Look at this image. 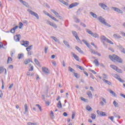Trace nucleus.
Returning a JSON list of instances; mask_svg holds the SVG:
<instances>
[{
    "label": "nucleus",
    "instance_id": "f257e3e1",
    "mask_svg": "<svg viewBox=\"0 0 125 125\" xmlns=\"http://www.w3.org/2000/svg\"><path fill=\"white\" fill-rule=\"evenodd\" d=\"M109 58L113 62H118V63H123V59L121 58L119 56L116 55H109Z\"/></svg>",
    "mask_w": 125,
    "mask_h": 125
},
{
    "label": "nucleus",
    "instance_id": "f03ea898",
    "mask_svg": "<svg viewBox=\"0 0 125 125\" xmlns=\"http://www.w3.org/2000/svg\"><path fill=\"white\" fill-rule=\"evenodd\" d=\"M98 20H99V21L102 23V24H103L104 25H105V26H107V27H111V25L110 24L107 23L106 22V20L103 18L102 16H100L98 17Z\"/></svg>",
    "mask_w": 125,
    "mask_h": 125
},
{
    "label": "nucleus",
    "instance_id": "7ed1b4c3",
    "mask_svg": "<svg viewBox=\"0 0 125 125\" xmlns=\"http://www.w3.org/2000/svg\"><path fill=\"white\" fill-rule=\"evenodd\" d=\"M86 33H88L89 35H90L92 37H93V38H99V35L97 34V33H93L91 30H89V29H86Z\"/></svg>",
    "mask_w": 125,
    "mask_h": 125
},
{
    "label": "nucleus",
    "instance_id": "20e7f679",
    "mask_svg": "<svg viewBox=\"0 0 125 125\" xmlns=\"http://www.w3.org/2000/svg\"><path fill=\"white\" fill-rule=\"evenodd\" d=\"M101 40L102 42H103V41H104V42H108V43H110V44H114V43L112 41L108 39L104 36H102L101 37Z\"/></svg>",
    "mask_w": 125,
    "mask_h": 125
},
{
    "label": "nucleus",
    "instance_id": "39448f33",
    "mask_svg": "<svg viewBox=\"0 0 125 125\" xmlns=\"http://www.w3.org/2000/svg\"><path fill=\"white\" fill-rule=\"evenodd\" d=\"M28 12L30 13L31 15H33V16H35L36 18V19H40V18L39 17V15L38 14L30 9L27 10Z\"/></svg>",
    "mask_w": 125,
    "mask_h": 125
},
{
    "label": "nucleus",
    "instance_id": "423d86ee",
    "mask_svg": "<svg viewBox=\"0 0 125 125\" xmlns=\"http://www.w3.org/2000/svg\"><path fill=\"white\" fill-rule=\"evenodd\" d=\"M111 9H113V10L114 11H116V12H118V13H120L121 14H123V11L121 9H120L118 8H116L114 7H111Z\"/></svg>",
    "mask_w": 125,
    "mask_h": 125
},
{
    "label": "nucleus",
    "instance_id": "0eeeda50",
    "mask_svg": "<svg viewBox=\"0 0 125 125\" xmlns=\"http://www.w3.org/2000/svg\"><path fill=\"white\" fill-rule=\"evenodd\" d=\"M47 24H48L49 25H50V26L53 27V28H55V29H56L57 28V25H56V24H55L49 21H47Z\"/></svg>",
    "mask_w": 125,
    "mask_h": 125
},
{
    "label": "nucleus",
    "instance_id": "6e6552de",
    "mask_svg": "<svg viewBox=\"0 0 125 125\" xmlns=\"http://www.w3.org/2000/svg\"><path fill=\"white\" fill-rule=\"evenodd\" d=\"M42 71L43 73H44V74H45L46 75H47V74H49V70H48V68L45 67H42Z\"/></svg>",
    "mask_w": 125,
    "mask_h": 125
},
{
    "label": "nucleus",
    "instance_id": "1a4fd4ad",
    "mask_svg": "<svg viewBox=\"0 0 125 125\" xmlns=\"http://www.w3.org/2000/svg\"><path fill=\"white\" fill-rule=\"evenodd\" d=\"M21 42H22L21 45L25 46V47H28L29 46V41H22Z\"/></svg>",
    "mask_w": 125,
    "mask_h": 125
},
{
    "label": "nucleus",
    "instance_id": "9d476101",
    "mask_svg": "<svg viewBox=\"0 0 125 125\" xmlns=\"http://www.w3.org/2000/svg\"><path fill=\"white\" fill-rule=\"evenodd\" d=\"M80 4L79 2H74L71 3L69 6V8H73V7H75L76 6H78V5Z\"/></svg>",
    "mask_w": 125,
    "mask_h": 125
},
{
    "label": "nucleus",
    "instance_id": "9b49d317",
    "mask_svg": "<svg viewBox=\"0 0 125 125\" xmlns=\"http://www.w3.org/2000/svg\"><path fill=\"white\" fill-rule=\"evenodd\" d=\"M100 99L102 100V101L100 102V105H101V106H104V103L106 104V99L102 97H101Z\"/></svg>",
    "mask_w": 125,
    "mask_h": 125
},
{
    "label": "nucleus",
    "instance_id": "f8f14e48",
    "mask_svg": "<svg viewBox=\"0 0 125 125\" xmlns=\"http://www.w3.org/2000/svg\"><path fill=\"white\" fill-rule=\"evenodd\" d=\"M20 37H21V35L20 34L17 35L14 37V39L15 42H20Z\"/></svg>",
    "mask_w": 125,
    "mask_h": 125
},
{
    "label": "nucleus",
    "instance_id": "ddd939ff",
    "mask_svg": "<svg viewBox=\"0 0 125 125\" xmlns=\"http://www.w3.org/2000/svg\"><path fill=\"white\" fill-rule=\"evenodd\" d=\"M118 48L121 51V52H122V53H124V54H125V48L123 47V46L122 45L118 46Z\"/></svg>",
    "mask_w": 125,
    "mask_h": 125
},
{
    "label": "nucleus",
    "instance_id": "4468645a",
    "mask_svg": "<svg viewBox=\"0 0 125 125\" xmlns=\"http://www.w3.org/2000/svg\"><path fill=\"white\" fill-rule=\"evenodd\" d=\"M19 27V26L17 25L15 27H13V28L11 29L10 33H12V34H14V33H15V30H16Z\"/></svg>",
    "mask_w": 125,
    "mask_h": 125
},
{
    "label": "nucleus",
    "instance_id": "2eb2a0df",
    "mask_svg": "<svg viewBox=\"0 0 125 125\" xmlns=\"http://www.w3.org/2000/svg\"><path fill=\"white\" fill-rule=\"evenodd\" d=\"M82 42L86 45V46H87V47H88V48H90L91 47V45H90L85 40H83Z\"/></svg>",
    "mask_w": 125,
    "mask_h": 125
},
{
    "label": "nucleus",
    "instance_id": "dca6fc26",
    "mask_svg": "<svg viewBox=\"0 0 125 125\" xmlns=\"http://www.w3.org/2000/svg\"><path fill=\"white\" fill-rule=\"evenodd\" d=\"M3 72H5V75H6V69H5L2 67H0V74L3 73Z\"/></svg>",
    "mask_w": 125,
    "mask_h": 125
},
{
    "label": "nucleus",
    "instance_id": "f3484780",
    "mask_svg": "<svg viewBox=\"0 0 125 125\" xmlns=\"http://www.w3.org/2000/svg\"><path fill=\"white\" fill-rule=\"evenodd\" d=\"M87 95H88V97L90 99H92L93 97H92V93H91V91H88L86 93Z\"/></svg>",
    "mask_w": 125,
    "mask_h": 125
},
{
    "label": "nucleus",
    "instance_id": "a211bd4d",
    "mask_svg": "<svg viewBox=\"0 0 125 125\" xmlns=\"http://www.w3.org/2000/svg\"><path fill=\"white\" fill-rule=\"evenodd\" d=\"M113 38L117 39H122V36H121L119 34H113Z\"/></svg>",
    "mask_w": 125,
    "mask_h": 125
},
{
    "label": "nucleus",
    "instance_id": "6ab92c4d",
    "mask_svg": "<svg viewBox=\"0 0 125 125\" xmlns=\"http://www.w3.org/2000/svg\"><path fill=\"white\" fill-rule=\"evenodd\" d=\"M73 18L74 20L75 23H80V19H78L77 16H73Z\"/></svg>",
    "mask_w": 125,
    "mask_h": 125
},
{
    "label": "nucleus",
    "instance_id": "aec40b11",
    "mask_svg": "<svg viewBox=\"0 0 125 125\" xmlns=\"http://www.w3.org/2000/svg\"><path fill=\"white\" fill-rule=\"evenodd\" d=\"M51 12L54 13V14H55V15L56 16V17H58L59 14L57 12H56V11L53 9H51Z\"/></svg>",
    "mask_w": 125,
    "mask_h": 125
},
{
    "label": "nucleus",
    "instance_id": "412c9836",
    "mask_svg": "<svg viewBox=\"0 0 125 125\" xmlns=\"http://www.w3.org/2000/svg\"><path fill=\"white\" fill-rule=\"evenodd\" d=\"M99 6H101V7H102V8H103L104 10H105V7H107V5H106L105 4H103L102 3H99Z\"/></svg>",
    "mask_w": 125,
    "mask_h": 125
},
{
    "label": "nucleus",
    "instance_id": "4be33fe9",
    "mask_svg": "<svg viewBox=\"0 0 125 125\" xmlns=\"http://www.w3.org/2000/svg\"><path fill=\"white\" fill-rule=\"evenodd\" d=\"M103 82L105 83H107V84H108V85H111V84H112V83L111 82H110V81L106 80L104 79H103Z\"/></svg>",
    "mask_w": 125,
    "mask_h": 125
},
{
    "label": "nucleus",
    "instance_id": "5701e85b",
    "mask_svg": "<svg viewBox=\"0 0 125 125\" xmlns=\"http://www.w3.org/2000/svg\"><path fill=\"white\" fill-rule=\"evenodd\" d=\"M51 38L53 40H54V41H55V42H58V43H59L60 42H59L58 39H57L56 37H55L54 36H51Z\"/></svg>",
    "mask_w": 125,
    "mask_h": 125
},
{
    "label": "nucleus",
    "instance_id": "b1692460",
    "mask_svg": "<svg viewBox=\"0 0 125 125\" xmlns=\"http://www.w3.org/2000/svg\"><path fill=\"white\" fill-rule=\"evenodd\" d=\"M73 56L74 58L77 61H80V58H79V56H77V55L73 54Z\"/></svg>",
    "mask_w": 125,
    "mask_h": 125
},
{
    "label": "nucleus",
    "instance_id": "393cba45",
    "mask_svg": "<svg viewBox=\"0 0 125 125\" xmlns=\"http://www.w3.org/2000/svg\"><path fill=\"white\" fill-rule=\"evenodd\" d=\"M24 110H25V112H23V114H26V113L27 112H28V105H27V104H24Z\"/></svg>",
    "mask_w": 125,
    "mask_h": 125
},
{
    "label": "nucleus",
    "instance_id": "a878e982",
    "mask_svg": "<svg viewBox=\"0 0 125 125\" xmlns=\"http://www.w3.org/2000/svg\"><path fill=\"white\" fill-rule=\"evenodd\" d=\"M63 43L65 44V45L66 46H67V47H68V48H69L70 47V45L69 44V43L68 42L64 40L63 41Z\"/></svg>",
    "mask_w": 125,
    "mask_h": 125
},
{
    "label": "nucleus",
    "instance_id": "bb28decb",
    "mask_svg": "<svg viewBox=\"0 0 125 125\" xmlns=\"http://www.w3.org/2000/svg\"><path fill=\"white\" fill-rule=\"evenodd\" d=\"M90 15L93 17V18H97V15L96 14H94L93 12H91L90 13Z\"/></svg>",
    "mask_w": 125,
    "mask_h": 125
},
{
    "label": "nucleus",
    "instance_id": "cd10ccee",
    "mask_svg": "<svg viewBox=\"0 0 125 125\" xmlns=\"http://www.w3.org/2000/svg\"><path fill=\"white\" fill-rule=\"evenodd\" d=\"M30 62H33L30 60V59H26L24 61V64L25 65H27V64H29V63Z\"/></svg>",
    "mask_w": 125,
    "mask_h": 125
},
{
    "label": "nucleus",
    "instance_id": "c85d7f7f",
    "mask_svg": "<svg viewBox=\"0 0 125 125\" xmlns=\"http://www.w3.org/2000/svg\"><path fill=\"white\" fill-rule=\"evenodd\" d=\"M57 107L58 108H59V109L62 108V104H61V101H59L57 104Z\"/></svg>",
    "mask_w": 125,
    "mask_h": 125
},
{
    "label": "nucleus",
    "instance_id": "c756f323",
    "mask_svg": "<svg viewBox=\"0 0 125 125\" xmlns=\"http://www.w3.org/2000/svg\"><path fill=\"white\" fill-rule=\"evenodd\" d=\"M76 49H77V50H78V51H79V52H80V53H83V51H82V50L81 49V48L80 47H79L78 46H76L75 47Z\"/></svg>",
    "mask_w": 125,
    "mask_h": 125
},
{
    "label": "nucleus",
    "instance_id": "7c9ffc66",
    "mask_svg": "<svg viewBox=\"0 0 125 125\" xmlns=\"http://www.w3.org/2000/svg\"><path fill=\"white\" fill-rule=\"evenodd\" d=\"M24 57V54H19L18 56V58L19 59H21Z\"/></svg>",
    "mask_w": 125,
    "mask_h": 125
},
{
    "label": "nucleus",
    "instance_id": "2f4dec72",
    "mask_svg": "<svg viewBox=\"0 0 125 125\" xmlns=\"http://www.w3.org/2000/svg\"><path fill=\"white\" fill-rule=\"evenodd\" d=\"M93 63L95 64L96 66H99V62H98V60H97V59L94 61Z\"/></svg>",
    "mask_w": 125,
    "mask_h": 125
},
{
    "label": "nucleus",
    "instance_id": "473e14b6",
    "mask_svg": "<svg viewBox=\"0 0 125 125\" xmlns=\"http://www.w3.org/2000/svg\"><path fill=\"white\" fill-rule=\"evenodd\" d=\"M82 11H83V9L79 8L77 11V15H80L82 13Z\"/></svg>",
    "mask_w": 125,
    "mask_h": 125
},
{
    "label": "nucleus",
    "instance_id": "72a5a7b5",
    "mask_svg": "<svg viewBox=\"0 0 125 125\" xmlns=\"http://www.w3.org/2000/svg\"><path fill=\"white\" fill-rule=\"evenodd\" d=\"M110 67L112 68V69H113V70H115V71H116L117 69H118V67H117V66L114 65L113 64H111Z\"/></svg>",
    "mask_w": 125,
    "mask_h": 125
},
{
    "label": "nucleus",
    "instance_id": "f704fd0d",
    "mask_svg": "<svg viewBox=\"0 0 125 125\" xmlns=\"http://www.w3.org/2000/svg\"><path fill=\"white\" fill-rule=\"evenodd\" d=\"M76 39L77 40V41H78V42H80V43L81 44H83V43H82V41H81V40L80 39V38H79V36H78V35H76V36H75Z\"/></svg>",
    "mask_w": 125,
    "mask_h": 125
},
{
    "label": "nucleus",
    "instance_id": "c9c22d12",
    "mask_svg": "<svg viewBox=\"0 0 125 125\" xmlns=\"http://www.w3.org/2000/svg\"><path fill=\"white\" fill-rule=\"evenodd\" d=\"M86 109L87 111H89V112H91V110H92V108L89 105H87L86 107Z\"/></svg>",
    "mask_w": 125,
    "mask_h": 125
},
{
    "label": "nucleus",
    "instance_id": "e433bc0d",
    "mask_svg": "<svg viewBox=\"0 0 125 125\" xmlns=\"http://www.w3.org/2000/svg\"><path fill=\"white\" fill-rule=\"evenodd\" d=\"M68 70L70 71V72H73V73H75V72H76V71L75 70V69L72 68V67L69 66L68 67Z\"/></svg>",
    "mask_w": 125,
    "mask_h": 125
},
{
    "label": "nucleus",
    "instance_id": "4c0bfd02",
    "mask_svg": "<svg viewBox=\"0 0 125 125\" xmlns=\"http://www.w3.org/2000/svg\"><path fill=\"white\" fill-rule=\"evenodd\" d=\"M12 61V58L9 57L8 58L7 62V63L8 64L9 63H11V62Z\"/></svg>",
    "mask_w": 125,
    "mask_h": 125
},
{
    "label": "nucleus",
    "instance_id": "58836bf2",
    "mask_svg": "<svg viewBox=\"0 0 125 125\" xmlns=\"http://www.w3.org/2000/svg\"><path fill=\"white\" fill-rule=\"evenodd\" d=\"M59 1H60L62 3H63V4H64V5H67L68 4V3L64 1L63 0H59Z\"/></svg>",
    "mask_w": 125,
    "mask_h": 125
},
{
    "label": "nucleus",
    "instance_id": "ea45409f",
    "mask_svg": "<svg viewBox=\"0 0 125 125\" xmlns=\"http://www.w3.org/2000/svg\"><path fill=\"white\" fill-rule=\"evenodd\" d=\"M32 47H33V45H30V46L27 47L26 48V50H27V51H31V49H32Z\"/></svg>",
    "mask_w": 125,
    "mask_h": 125
},
{
    "label": "nucleus",
    "instance_id": "a19ab883",
    "mask_svg": "<svg viewBox=\"0 0 125 125\" xmlns=\"http://www.w3.org/2000/svg\"><path fill=\"white\" fill-rule=\"evenodd\" d=\"M113 105H114L115 107H119V104L116 101H113Z\"/></svg>",
    "mask_w": 125,
    "mask_h": 125
},
{
    "label": "nucleus",
    "instance_id": "79ce46f5",
    "mask_svg": "<svg viewBox=\"0 0 125 125\" xmlns=\"http://www.w3.org/2000/svg\"><path fill=\"white\" fill-rule=\"evenodd\" d=\"M36 107H38V108L39 109L40 112H42V106L39 104H36Z\"/></svg>",
    "mask_w": 125,
    "mask_h": 125
},
{
    "label": "nucleus",
    "instance_id": "37998d69",
    "mask_svg": "<svg viewBox=\"0 0 125 125\" xmlns=\"http://www.w3.org/2000/svg\"><path fill=\"white\" fill-rule=\"evenodd\" d=\"M74 76H75L77 79H80V75L77 73L74 72Z\"/></svg>",
    "mask_w": 125,
    "mask_h": 125
},
{
    "label": "nucleus",
    "instance_id": "c03bdc74",
    "mask_svg": "<svg viewBox=\"0 0 125 125\" xmlns=\"http://www.w3.org/2000/svg\"><path fill=\"white\" fill-rule=\"evenodd\" d=\"M76 67H78L79 69H80V70H81L82 71H84V69L83 67H82L78 64H76Z\"/></svg>",
    "mask_w": 125,
    "mask_h": 125
},
{
    "label": "nucleus",
    "instance_id": "a18cd8bd",
    "mask_svg": "<svg viewBox=\"0 0 125 125\" xmlns=\"http://www.w3.org/2000/svg\"><path fill=\"white\" fill-rule=\"evenodd\" d=\"M109 92L110 93H111V94H112V95H113L114 97H116V93H115L114 91L111 90H109Z\"/></svg>",
    "mask_w": 125,
    "mask_h": 125
},
{
    "label": "nucleus",
    "instance_id": "49530a36",
    "mask_svg": "<svg viewBox=\"0 0 125 125\" xmlns=\"http://www.w3.org/2000/svg\"><path fill=\"white\" fill-rule=\"evenodd\" d=\"M91 118L93 120H95V119H96V115L95 114H92Z\"/></svg>",
    "mask_w": 125,
    "mask_h": 125
},
{
    "label": "nucleus",
    "instance_id": "de8ad7c7",
    "mask_svg": "<svg viewBox=\"0 0 125 125\" xmlns=\"http://www.w3.org/2000/svg\"><path fill=\"white\" fill-rule=\"evenodd\" d=\"M34 62H35L36 63V65H38V66H39V65H40V62H39V61L37 60V59H34Z\"/></svg>",
    "mask_w": 125,
    "mask_h": 125
},
{
    "label": "nucleus",
    "instance_id": "09e8293b",
    "mask_svg": "<svg viewBox=\"0 0 125 125\" xmlns=\"http://www.w3.org/2000/svg\"><path fill=\"white\" fill-rule=\"evenodd\" d=\"M116 71L118 72V73H120V74H122V73H123V70H122V69L118 67L117 69H116Z\"/></svg>",
    "mask_w": 125,
    "mask_h": 125
},
{
    "label": "nucleus",
    "instance_id": "8fccbe9b",
    "mask_svg": "<svg viewBox=\"0 0 125 125\" xmlns=\"http://www.w3.org/2000/svg\"><path fill=\"white\" fill-rule=\"evenodd\" d=\"M76 116V113L74 111L72 112V119L74 120V119H75V117Z\"/></svg>",
    "mask_w": 125,
    "mask_h": 125
},
{
    "label": "nucleus",
    "instance_id": "3c124183",
    "mask_svg": "<svg viewBox=\"0 0 125 125\" xmlns=\"http://www.w3.org/2000/svg\"><path fill=\"white\" fill-rule=\"evenodd\" d=\"M91 53H92L93 54H97V53L98 52H97V51H95L94 50H92V49H91Z\"/></svg>",
    "mask_w": 125,
    "mask_h": 125
},
{
    "label": "nucleus",
    "instance_id": "603ef678",
    "mask_svg": "<svg viewBox=\"0 0 125 125\" xmlns=\"http://www.w3.org/2000/svg\"><path fill=\"white\" fill-rule=\"evenodd\" d=\"M27 125H38V123H33L31 122H28L27 123Z\"/></svg>",
    "mask_w": 125,
    "mask_h": 125
},
{
    "label": "nucleus",
    "instance_id": "864d4df0",
    "mask_svg": "<svg viewBox=\"0 0 125 125\" xmlns=\"http://www.w3.org/2000/svg\"><path fill=\"white\" fill-rule=\"evenodd\" d=\"M72 33L74 37H76V36H78V33H77V32L75 31H72Z\"/></svg>",
    "mask_w": 125,
    "mask_h": 125
},
{
    "label": "nucleus",
    "instance_id": "5fc2aeb1",
    "mask_svg": "<svg viewBox=\"0 0 125 125\" xmlns=\"http://www.w3.org/2000/svg\"><path fill=\"white\" fill-rule=\"evenodd\" d=\"M47 50H48V47L45 46L44 47V53H45V54H46V53H47Z\"/></svg>",
    "mask_w": 125,
    "mask_h": 125
},
{
    "label": "nucleus",
    "instance_id": "6e6d98bb",
    "mask_svg": "<svg viewBox=\"0 0 125 125\" xmlns=\"http://www.w3.org/2000/svg\"><path fill=\"white\" fill-rule=\"evenodd\" d=\"M100 116H106V112H101L100 113Z\"/></svg>",
    "mask_w": 125,
    "mask_h": 125
},
{
    "label": "nucleus",
    "instance_id": "4d7b16f0",
    "mask_svg": "<svg viewBox=\"0 0 125 125\" xmlns=\"http://www.w3.org/2000/svg\"><path fill=\"white\" fill-rule=\"evenodd\" d=\"M46 15H47V16L50 17V18H51V19H52V18H53V16H52L51 15L49 14V13H47V14H46Z\"/></svg>",
    "mask_w": 125,
    "mask_h": 125
},
{
    "label": "nucleus",
    "instance_id": "13d9d810",
    "mask_svg": "<svg viewBox=\"0 0 125 125\" xmlns=\"http://www.w3.org/2000/svg\"><path fill=\"white\" fill-rule=\"evenodd\" d=\"M50 112H51V114H52V115L51 116V118H52V119H54V114L53 113V111L51 110Z\"/></svg>",
    "mask_w": 125,
    "mask_h": 125
},
{
    "label": "nucleus",
    "instance_id": "bf43d9fd",
    "mask_svg": "<svg viewBox=\"0 0 125 125\" xmlns=\"http://www.w3.org/2000/svg\"><path fill=\"white\" fill-rule=\"evenodd\" d=\"M118 81H119V82H120L121 83H125V80L122 79V78H118Z\"/></svg>",
    "mask_w": 125,
    "mask_h": 125
},
{
    "label": "nucleus",
    "instance_id": "052dcab7",
    "mask_svg": "<svg viewBox=\"0 0 125 125\" xmlns=\"http://www.w3.org/2000/svg\"><path fill=\"white\" fill-rule=\"evenodd\" d=\"M89 72H91L92 73H93V74H97L96 72H95L94 70H93L91 69H89Z\"/></svg>",
    "mask_w": 125,
    "mask_h": 125
},
{
    "label": "nucleus",
    "instance_id": "680f3d73",
    "mask_svg": "<svg viewBox=\"0 0 125 125\" xmlns=\"http://www.w3.org/2000/svg\"><path fill=\"white\" fill-rule=\"evenodd\" d=\"M22 3L23 5H25V6H28V3H27L26 1H23Z\"/></svg>",
    "mask_w": 125,
    "mask_h": 125
},
{
    "label": "nucleus",
    "instance_id": "e2e57ef3",
    "mask_svg": "<svg viewBox=\"0 0 125 125\" xmlns=\"http://www.w3.org/2000/svg\"><path fill=\"white\" fill-rule=\"evenodd\" d=\"M80 25L83 27H84V28H85V27H86V25H85V24L83 23V22H81Z\"/></svg>",
    "mask_w": 125,
    "mask_h": 125
},
{
    "label": "nucleus",
    "instance_id": "0e129e2a",
    "mask_svg": "<svg viewBox=\"0 0 125 125\" xmlns=\"http://www.w3.org/2000/svg\"><path fill=\"white\" fill-rule=\"evenodd\" d=\"M52 63L54 66H55V67L56 66V62L55 61H52Z\"/></svg>",
    "mask_w": 125,
    "mask_h": 125
},
{
    "label": "nucleus",
    "instance_id": "69168bd1",
    "mask_svg": "<svg viewBox=\"0 0 125 125\" xmlns=\"http://www.w3.org/2000/svg\"><path fill=\"white\" fill-rule=\"evenodd\" d=\"M22 23H23V24H26V25H28V21L26 20H23Z\"/></svg>",
    "mask_w": 125,
    "mask_h": 125
},
{
    "label": "nucleus",
    "instance_id": "338daca9",
    "mask_svg": "<svg viewBox=\"0 0 125 125\" xmlns=\"http://www.w3.org/2000/svg\"><path fill=\"white\" fill-rule=\"evenodd\" d=\"M114 77L116 79H117V80L119 79V78H120V76H118V75L117 74H115L114 75Z\"/></svg>",
    "mask_w": 125,
    "mask_h": 125
},
{
    "label": "nucleus",
    "instance_id": "774afa93",
    "mask_svg": "<svg viewBox=\"0 0 125 125\" xmlns=\"http://www.w3.org/2000/svg\"><path fill=\"white\" fill-rule=\"evenodd\" d=\"M20 25V29H22V26H23V23L22 22H20L19 23Z\"/></svg>",
    "mask_w": 125,
    "mask_h": 125
}]
</instances>
